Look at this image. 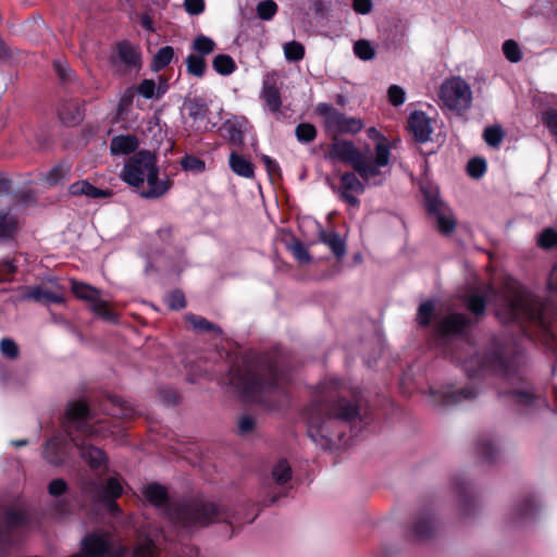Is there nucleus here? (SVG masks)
Masks as SVG:
<instances>
[{"instance_id":"obj_1","label":"nucleus","mask_w":557,"mask_h":557,"mask_svg":"<svg viewBox=\"0 0 557 557\" xmlns=\"http://www.w3.org/2000/svg\"><path fill=\"white\" fill-rule=\"evenodd\" d=\"M307 435L322 450L332 451L334 437L342 441L346 430L362 421L360 399L338 379L320 383L306 409Z\"/></svg>"},{"instance_id":"obj_2","label":"nucleus","mask_w":557,"mask_h":557,"mask_svg":"<svg viewBox=\"0 0 557 557\" xmlns=\"http://www.w3.org/2000/svg\"><path fill=\"white\" fill-rule=\"evenodd\" d=\"M289 380L281 356L250 352L232 372L230 384L242 398L256 400L271 411H283L290 404L286 388Z\"/></svg>"},{"instance_id":"obj_3","label":"nucleus","mask_w":557,"mask_h":557,"mask_svg":"<svg viewBox=\"0 0 557 557\" xmlns=\"http://www.w3.org/2000/svg\"><path fill=\"white\" fill-rule=\"evenodd\" d=\"M143 495L149 504L162 509L170 522L186 533H194L215 522L230 525L238 522L235 512L228 507L200 497L170 502L166 487L156 482L145 485Z\"/></svg>"},{"instance_id":"obj_4","label":"nucleus","mask_w":557,"mask_h":557,"mask_svg":"<svg viewBox=\"0 0 557 557\" xmlns=\"http://www.w3.org/2000/svg\"><path fill=\"white\" fill-rule=\"evenodd\" d=\"M472 362H476L479 369L470 371L467 367L470 377L490 371L502 380L499 397L517 405L522 404V371L519 351L509 346L493 345L482 356H476Z\"/></svg>"},{"instance_id":"obj_5","label":"nucleus","mask_w":557,"mask_h":557,"mask_svg":"<svg viewBox=\"0 0 557 557\" xmlns=\"http://www.w3.org/2000/svg\"><path fill=\"white\" fill-rule=\"evenodd\" d=\"M463 301L474 315L483 314L490 301L495 306L496 315L503 323L521 324L522 289L520 283L510 276L504 280L500 289L484 285L482 289L466 295Z\"/></svg>"},{"instance_id":"obj_6","label":"nucleus","mask_w":557,"mask_h":557,"mask_svg":"<svg viewBox=\"0 0 557 557\" xmlns=\"http://www.w3.org/2000/svg\"><path fill=\"white\" fill-rule=\"evenodd\" d=\"M91 418L90 409L84 401H72L67 405L65 411V429L67 436L78 449L79 457L90 469L97 470L107 463L108 457L106 453L101 448L82 440L73 432V430H75L77 433L86 436L92 435L95 429L88 422Z\"/></svg>"},{"instance_id":"obj_7","label":"nucleus","mask_w":557,"mask_h":557,"mask_svg":"<svg viewBox=\"0 0 557 557\" xmlns=\"http://www.w3.org/2000/svg\"><path fill=\"white\" fill-rule=\"evenodd\" d=\"M78 486L85 499L102 504L113 515L121 512L116 498L122 495L123 487L116 478H109L104 485L100 480L82 475Z\"/></svg>"},{"instance_id":"obj_8","label":"nucleus","mask_w":557,"mask_h":557,"mask_svg":"<svg viewBox=\"0 0 557 557\" xmlns=\"http://www.w3.org/2000/svg\"><path fill=\"white\" fill-rule=\"evenodd\" d=\"M440 99L445 108L463 115L471 108L473 97L470 85L460 76H455L442 83Z\"/></svg>"},{"instance_id":"obj_9","label":"nucleus","mask_w":557,"mask_h":557,"mask_svg":"<svg viewBox=\"0 0 557 557\" xmlns=\"http://www.w3.org/2000/svg\"><path fill=\"white\" fill-rule=\"evenodd\" d=\"M315 112L324 120L326 129L334 136L341 134H358L364 127L361 119L355 116H347L341 113L332 104L321 102L315 107Z\"/></svg>"},{"instance_id":"obj_10","label":"nucleus","mask_w":557,"mask_h":557,"mask_svg":"<svg viewBox=\"0 0 557 557\" xmlns=\"http://www.w3.org/2000/svg\"><path fill=\"white\" fill-rule=\"evenodd\" d=\"M157 161V156L147 149H141L125 162L121 178L129 186L140 188L148 171Z\"/></svg>"},{"instance_id":"obj_11","label":"nucleus","mask_w":557,"mask_h":557,"mask_svg":"<svg viewBox=\"0 0 557 557\" xmlns=\"http://www.w3.org/2000/svg\"><path fill=\"white\" fill-rule=\"evenodd\" d=\"M424 206L430 216L435 219V227L445 236L453 234L456 230L457 221L451 209L437 195L430 191H423Z\"/></svg>"},{"instance_id":"obj_12","label":"nucleus","mask_w":557,"mask_h":557,"mask_svg":"<svg viewBox=\"0 0 557 557\" xmlns=\"http://www.w3.org/2000/svg\"><path fill=\"white\" fill-rule=\"evenodd\" d=\"M28 524L27 513L14 507H4L0 512V554L14 544V533Z\"/></svg>"},{"instance_id":"obj_13","label":"nucleus","mask_w":557,"mask_h":557,"mask_svg":"<svg viewBox=\"0 0 557 557\" xmlns=\"http://www.w3.org/2000/svg\"><path fill=\"white\" fill-rule=\"evenodd\" d=\"M124 546H113L102 534L89 533L82 540V552L70 557H124Z\"/></svg>"},{"instance_id":"obj_14","label":"nucleus","mask_w":557,"mask_h":557,"mask_svg":"<svg viewBox=\"0 0 557 557\" xmlns=\"http://www.w3.org/2000/svg\"><path fill=\"white\" fill-rule=\"evenodd\" d=\"M451 483L458 496L461 513L465 517L474 516L481 506V502L469 479L465 474H458L453 478Z\"/></svg>"},{"instance_id":"obj_15","label":"nucleus","mask_w":557,"mask_h":557,"mask_svg":"<svg viewBox=\"0 0 557 557\" xmlns=\"http://www.w3.org/2000/svg\"><path fill=\"white\" fill-rule=\"evenodd\" d=\"M478 391L473 387H463L455 389L454 386L447 385L438 389H430L432 401L438 408H448L456 406L465 400H472L476 397Z\"/></svg>"},{"instance_id":"obj_16","label":"nucleus","mask_w":557,"mask_h":557,"mask_svg":"<svg viewBox=\"0 0 557 557\" xmlns=\"http://www.w3.org/2000/svg\"><path fill=\"white\" fill-rule=\"evenodd\" d=\"M470 326V320L462 313H450L436 319L434 332L441 339L461 336Z\"/></svg>"},{"instance_id":"obj_17","label":"nucleus","mask_w":557,"mask_h":557,"mask_svg":"<svg viewBox=\"0 0 557 557\" xmlns=\"http://www.w3.org/2000/svg\"><path fill=\"white\" fill-rule=\"evenodd\" d=\"M361 156L362 153L357 149L351 140L334 138L333 143L329 147L325 158L331 161L347 163L354 168Z\"/></svg>"},{"instance_id":"obj_18","label":"nucleus","mask_w":557,"mask_h":557,"mask_svg":"<svg viewBox=\"0 0 557 557\" xmlns=\"http://www.w3.org/2000/svg\"><path fill=\"white\" fill-rule=\"evenodd\" d=\"M53 71L58 77L60 86L67 92L83 91L85 88L81 83L76 72L70 66L66 60L55 59L52 62Z\"/></svg>"},{"instance_id":"obj_19","label":"nucleus","mask_w":557,"mask_h":557,"mask_svg":"<svg viewBox=\"0 0 557 557\" xmlns=\"http://www.w3.org/2000/svg\"><path fill=\"white\" fill-rule=\"evenodd\" d=\"M408 128L414 140L424 144L430 140L433 132L431 119L423 111L416 110L408 117Z\"/></svg>"},{"instance_id":"obj_20","label":"nucleus","mask_w":557,"mask_h":557,"mask_svg":"<svg viewBox=\"0 0 557 557\" xmlns=\"http://www.w3.org/2000/svg\"><path fill=\"white\" fill-rule=\"evenodd\" d=\"M411 533L417 541H425L434 537L436 534V521L433 512L430 510L419 511L413 519Z\"/></svg>"},{"instance_id":"obj_21","label":"nucleus","mask_w":557,"mask_h":557,"mask_svg":"<svg viewBox=\"0 0 557 557\" xmlns=\"http://www.w3.org/2000/svg\"><path fill=\"white\" fill-rule=\"evenodd\" d=\"M145 178L147 180L148 188L139 190V195L146 199H156L163 196L171 186L170 181L159 180V166L157 161L150 168Z\"/></svg>"},{"instance_id":"obj_22","label":"nucleus","mask_w":557,"mask_h":557,"mask_svg":"<svg viewBox=\"0 0 557 557\" xmlns=\"http://www.w3.org/2000/svg\"><path fill=\"white\" fill-rule=\"evenodd\" d=\"M116 61L123 63L127 69L140 67V52L128 41H121L116 45V54L111 58L113 64Z\"/></svg>"},{"instance_id":"obj_23","label":"nucleus","mask_w":557,"mask_h":557,"mask_svg":"<svg viewBox=\"0 0 557 557\" xmlns=\"http://www.w3.org/2000/svg\"><path fill=\"white\" fill-rule=\"evenodd\" d=\"M44 458L53 466H63L66 460L65 441L60 437H53L45 444Z\"/></svg>"},{"instance_id":"obj_24","label":"nucleus","mask_w":557,"mask_h":557,"mask_svg":"<svg viewBox=\"0 0 557 557\" xmlns=\"http://www.w3.org/2000/svg\"><path fill=\"white\" fill-rule=\"evenodd\" d=\"M69 194L75 197L86 196L88 198L98 199L110 197L112 195V191L109 189L98 188L90 184L88 181L82 180L74 182L69 186Z\"/></svg>"},{"instance_id":"obj_25","label":"nucleus","mask_w":557,"mask_h":557,"mask_svg":"<svg viewBox=\"0 0 557 557\" xmlns=\"http://www.w3.org/2000/svg\"><path fill=\"white\" fill-rule=\"evenodd\" d=\"M139 140L133 134L116 135L111 139L110 152L112 156H124L135 152Z\"/></svg>"},{"instance_id":"obj_26","label":"nucleus","mask_w":557,"mask_h":557,"mask_svg":"<svg viewBox=\"0 0 557 557\" xmlns=\"http://www.w3.org/2000/svg\"><path fill=\"white\" fill-rule=\"evenodd\" d=\"M319 240L331 249L336 259L341 260L345 257L347 251L346 242L338 233L320 230Z\"/></svg>"},{"instance_id":"obj_27","label":"nucleus","mask_w":557,"mask_h":557,"mask_svg":"<svg viewBox=\"0 0 557 557\" xmlns=\"http://www.w3.org/2000/svg\"><path fill=\"white\" fill-rule=\"evenodd\" d=\"M21 225L16 215L10 211H0V240L7 242L14 238Z\"/></svg>"},{"instance_id":"obj_28","label":"nucleus","mask_w":557,"mask_h":557,"mask_svg":"<svg viewBox=\"0 0 557 557\" xmlns=\"http://www.w3.org/2000/svg\"><path fill=\"white\" fill-rule=\"evenodd\" d=\"M292 474L293 471L288 461L286 459H281L273 466L270 482H267L265 484H274L282 490H286V484L290 481Z\"/></svg>"},{"instance_id":"obj_29","label":"nucleus","mask_w":557,"mask_h":557,"mask_svg":"<svg viewBox=\"0 0 557 557\" xmlns=\"http://www.w3.org/2000/svg\"><path fill=\"white\" fill-rule=\"evenodd\" d=\"M334 193H357L363 194L366 185L359 180L354 172H346L341 175V185L338 187L331 186Z\"/></svg>"},{"instance_id":"obj_30","label":"nucleus","mask_w":557,"mask_h":557,"mask_svg":"<svg viewBox=\"0 0 557 557\" xmlns=\"http://www.w3.org/2000/svg\"><path fill=\"white\" fill-rule=\"evenodd\" d=\"M261 96L271 112H280L282 107L281 94L274 83L270 84L268 81L263 82Z\"/></svg>"},{"instance_id":"obj_31","label":"nucleus","mask_w":557,"mask_h":557,"mask_svg":"<svg viewBox=\"0 0 557 557\" xmlns=\"http://www.w3.org/2000/svg\"><path fill=\"white\" fill-rule=\"evenodd\" d=\"M228 162L230 168L237 175L246 178H250L253 176V164L247 159L243 158L236 151L231 152Z\"/></svg>"},{"instance_id":"obj_32","label":"nucleus","mask_w":557,"mask_h":557,"mask_svg":"<svg viewBox=\"0 0 557 557\" xmlns=\"http://www.w3.org/2000/svg\"><path fill=\"white\" fill-rule=\"evenodd\" d=\"M476 453L487 462H494L497 460L499 450L490 437H479L475 443Z\"/></svg>"},{"instance_id":"obj_33","label":"nucleus","mask_w":557,"mask_h":557,"mask_svg":"<svg viewBox=\"0 0 557 557\" xmlns=\"http://www.w3.org/2000/svg\"><path fill=\"white\" fill-rule=\"evenodd\" d=\"M184 107L188 110V115L194 121L203 120L209 112V108L205 99L201 97L186 99Z\"/></svg>"},{"instance_id":"obj_34","label":"nucleus","mask_w":557,"mask_h":557,"mask_svg":"<svg viewBox=\"0 0 557 557\" xmlns=\"http://www.w3.org/2000/svg\"><path fill=\"white\" fill-rule=\"evenodd\" d=\"M85 104L83 101L81 104H76L73 109L64 108L63 111L59 112V116L65 125H78L85 117Z\"/></svg>"},{"instance_id":"obj_35","label":"nucleus","mask_w":557,"mask_h":557,"mask_svg":"<svg viewBox=\"0 0 557 557\" xmlns=\"http://www.w3.org/2000/svg\"><path fill=\"white\" fill-rule=\"evenodd\" d=\"M522 523V503L517 500L511 505L504 517V527L507 530L519 529Z\"/></svg>"},{"instance_id":"obj_36","label":"nucleus","mask_w":557,"mask_h":557,"mask_svg":"<svg viewBox=\"0 0 557 557\" xmlns=\"http://www.w3.org/2000/svg\"><path fill=\"white\" fill-rule=\"evenodd\" d=\"M174 57V49L171 46H164L160 48L153 55L150 69L153 72H159L165 69Z\"/></svg>"},{"instance_id":"obj_37","label":"nucleus","mask_w":557,"mask_h":557,"mask_svg":"<svg viewBox=\"0 0 557 557\" xmlns=\"http://www.w3.org/2000/svg\"><path fill=\"white\" fill-rule=\"evenodd\" d=\"M72 292L77 298L89 301L90 305L100 297L97 288L77 281H72Z\"/></svg>"},{"instance_id":"obj_38","label":"nucleus","mask_w":557,"mask_h":557,"mask_svg":"<svg viewBox=\"0 0 557 557\" xmlns=\"http://www.w3.org/2000/svg\"><path fill=\"white\" fill-rule=\"evenodd\" d=\"M185 319L188 323L191 324L194 330L199 332H214L216 334H222V329L210 321H208L206 318L201 315H197L194 313H187L185 315Z\"/></svg>"},{"instance_id":"obj_39","label":"nucleus","mask_w":557,"mask_h":557,"mask_svg":"<svg viewBox=\"0 0 557 557\" xmlns=\"http://www.w3.org/2000/svg\"><path fill=\"white\" fill-rule=\"evenodd\" d=\"M71 173V165L67 163H59L54 165L45 176V181L54 186L63 181L69 180Z\"/></svg>"},{"instance_id":"obj_40","label":"nucleus","mask_w":557,"mask_h":557,"mask_svg":"<svg viewBox=\"0 0 557 557\" xmlns=\"http://www.w3.org/2000/svg\"><path fill=\"white\" fill-rule=\"evenodd\" d=\"M212 66L214 71L222 76L231 75L236 70L235 61L231 55L224 53L213 58Z\"/></svg>"},{"instance_id":"obj_41","label":"nucleus","mask_w":557,"mask_h":557,"mask_svg":"<svg viewBox=\"0 0 557 557\" xmlns=\"http://www.w3.org/2000/svg\"><path fill=\"white\" fill-rule=\"evenodd\" d=\"M380 168L375 162L368 164L366 156L362 154L352 169L361 178L368 181L381 174Z\"/></svg>"},{"instance_id":"obj_42","label":"nucleus","mask_w":557,"mask_h":557,"mask_svg":"<svg viewBox=\"0 0 557 557\" xmlns=\"http://www.w3.org/2000/svg\"><path fill=\"white\" fill-rule=\"evenodd\" d=\"M286 247L289 251H292L293 256L299 263L308 264L311 262V255L299 239L293 237L290 243H286Z\"/></svg>"},{"instance_id":"obj_43","label":"nucleus","mask_w":557,"mask_h":557,"mask_svg":"<svg viewBox=\"0 0 557 557\" xmlns=\"http://www.w3.org/2000/svg\"><path fill=\"white\" fill-rule=\"evenodd\" d=\"M207 64L201 55L189 54L186 58V70L191 76L202 77L205 75Z\"/></svg>"},{"instance_id":"obj_44","label":"nucleus","mask_w":557,"mask_h":557,"mask_svg":"<svg viewBox=\"0 0 557 557\" xmlns=\"http://www.w3.org/2000/svg\"><path fill=\"white\" fill-rule=\"evenodd\" d=\"M284 57L288 62H299L305 57V47L301 42L292 40L283 46Z\"/></svg>"},{"instance_id":"obj_45","label":"nucleus","mask_w":557,"mask_h":557,"mask_svg":"<svg viewBox=\"0 0 557 557\" xmlns=\"http://www.w3.org/2000/svg\"><path fill=\"white\" fill-rule=\"evenodd\" d=\"M435 312V304L433 300L422 302L418 308L417 322L420 326L426 327L431 324Z\"/></svg>"},{"instance_id":"obj_46","label":"nucleus","mask_w":557,"mask_h":557,"mask_svg":"<svg viewBox=\"0 0 557 557\" xmlns=\"http://www.w3.org/2000/svg\"><path fill=\"white\" fill-rule=\"evenodd\" d=\"M221 129L225 132V137L232 145L240 146L244 144L243 131L236 123L227 120L222 124Z\"/></svg>"},{"instance_id":"obj_47","label":"nucleus","mask_w":557,"mask_h":557,"mask_svg":"<svg viewBox=\"0 0 557 557\" xmlns=\"http://www.w3.org/2000/svg\"><path fill=\"white\" fill-rule=\"evenodd\" d=\"M504 137L505 133L500 125L487 126L483 132V139L492 148L499 147Z\"/></svg>"},{"instance_id":"obj_48","label":"nucleus","mask_w":557,"mask_h":557,"mask_svg":"<svg viewBox=\"0 0 557 557\" xmlns=\"http://www.w3.org/2000/svg\"><path fill=\"white\" fill-rule=\"evenodd\" d=\"M354 53L362 61H370L375 58V49L367 39H359L355 41Z\"/></svg>"},{"instance_id":"obj_49","label":"nucleus","mask_w":557,"mask_h":557,"mask_svg":"<svg viewBox=\"0 0 557 557\" xmlns=\"http://www.w3.org/2000/svg\"><path fill=\"white\" fill-rule=\"evenodd\" d=\"M295 135L298 141L309 144L315 139L317 128L311 123H299L295 128Z\"/></svg>"},{"instance_id":"obj_50","label":"nucleus","mask_w":557,"mask_h":557,"mask_svg":"<svg viewBox=\"0 0 557 557\" xmlns=\"http://www.w3.org/2000/svg\"><path fill=\"white\" fill-rule=\"evenodd\" d=\"M20 297L18 300L25 301V300H33L37 304L42 305V297H44V285H36V286H20L18 287Z\"/></svg>"},{"instance_id":"obj_51","label":"nucleus","mask_w":557,"mask_h":557,"mask_svg":"<svg viewBox=\"0 0 557 557\" xmlns=\"http://www.w3.org/2000/svg\"><path fill=\"white\" fill-rule=\"evenodd\" d=\"M278 7L274 0H262L258 2L256 11L262 21H271L276 14Z\"/></svg>"},{"instance_id":"obj_52","label":"nucleus","mask_w":557,"mask_h":557,"mask_svg":"<svg viewBox=\"0 0 557 557\" xmlns=\"http://www.w3.org/2000/svg\"><path fill=\"white\" fill-rule=\"evenodd\" d=\"M158 547L154 542L146 537L134 549L133 557H158Z\"/></svg>"},{"instance_id":"obj_53","label":"nucleus","mask_w":557,"mask_h":557,"mask_svg":"<svg viewBox=\"0 0 557 557\" xmlns=\"http://www.w3.org/2000/svg\"><path fill=\"white\" fill-rule=\"evenodd\" d=\"M215 42L205 35L197 36L193 42L194 50H196L202 58L212 53L215 50Z\"/></svg>"},{"instance_id":"obj_54","label":"nucleus","mask_w":557,"mask_h":557,"mask_svg":"<svg viewBox=\"0 0 557 557\" xmlns=\"http://www.w3.org/2000/svg\"><path fill=\"white\" fill-rule=\"evenodd\" d=\"M486 161L481 157H474L468 161L467 173L474 180L481 178L486 172Z\"/></svg>"},{"instance_id":"obj_55","label":"nucleus","mask_w":557,"mask_h":557,"mask_svg":"<svg viewBox=\"0 0 557 557\" xmlns=\"http://www.w3.org/2000/svg\"><path fill=\"white\" fill-rule=\"evenodd\" d=\"M90 309L106 321H116V314L108 307V304L100 297L90 305Z\"/></svg>"},{"instance_id":"obj_56","label":"nucleus","mask_w":557,"mask_h":557,"mask_svg":"<svg viewBox=\"0 0 557 557\" xmlns=\"http://www.w3.org/2000/svg\"><path fill=\"white\" fill-rule=\"evenodd\" d=\"M503 52L509 62L517 63L521 60V49L513 39H508L503 44Z\"/></svg>"},{"instance_id":"obj_57","label":"nucleus","mask_w":557,"mask_h":557,"mask_svg":"<svg viewBox=\"0 0 557 557\" xmlns=\"http://www.w3.org/2000/svg\"><path fill=\"white\" fill-rule=\"evenodd\" d=\"M181 166L185 171L201 173L206 169V163L203 160H201L200 158H198L196 156L186 154L181 160Z\"/></svg>"},{"instance_id":"obj_58","label":"nucleus","mask_w":557,"mask_h":557,"mask_svg":"<svg viewBox=\"0 0 557 557\" xmlns=\"http://www.w3.org/2000/svg\"><path fill=\"white\" fill-rule=\"evenodd\" d=\"M537 244L543 249H552L557 246V232L552 228H545L539 236Z\"/></svg>"},{"instance_id":"obj_59","label":"nucleus","mask_w":557,"mask_h":557,"mask_svg":"<svg viewBox=\"0 0 557 557\" xmlns=\"http://www.w3.org/2000/svg\"><path fill=\"white\" fill-rule=\"evenodd\" d=\"M265 495L259 502V504L263 507H270L274 505L281 497L287 496V492H276L275 488L271 486V484H265Z\"/></svg>"},{"instance_id":"obj_60","label":"nucleus","mask_w":557,"mask_h":557,"mask_svg":"<svg viewBox=\"0 0 557 557\" xmlns=\"http://www.w3.org/2000/svg\"><path fill=\"white\" fill-rule=\"evenodd\" d=\"M1 354L9 359H16L18 357V346L11 338H2L0 342Z\"/></svg>"},{"instance_id":"obj_61","label":"nucleus","mask_w":557,"mask_h":557,"mask_svg":"<svg viewBox=\"0 0 557 557\" xmlns=\"http://www.w3.org/2000/svg\"><path fill=\"white\" fill-rule=\"evenodd\" d=\"M256 428V419L249 414L239 417L237 429L240 436L250 434Z\"/></svg>"},{"instance_id":"obj_62","label":"nucleus","mask_w":557,"mask_h":557,"mask_svg":"<svg viewBox=\"0 0 557 557\" xmlns=\"http://www.w3.org/2000/svg\"><path fill=\"white\" fill-rule=\"evenodd\" d=\"M389 147L385 143H377L375 145V160L379 166H386L389 162Z\"/></svg>"},{"instance_id":"obj_63","label":"nucleus","mask_w":557,"mask_h":557,"mask_svg":"<svg viewBox=\"0 0 557 557\" xmlns=\"http://www.w3.org/2000/svg\"><path fill=\"white\" fill-rule=\"evenodd\" d=\"M168 306L172 310H181L186 307L185 295L182 290L175 289L170 293Z\"/></svg>"},{"instance_id":"obj_64","label":"nucleus","mask_w":557,"mask_h":557,"mask_svg":"<svg viewBox=\"0 0 557 557\" xmlns=\"http://www.w3.org/2000/svg\"><path fill=\"white\" fill-rule=\"evenodd\" d=\"M542 122L552 135L557 136V110L548 109L542 114Z\"/></svg>"}]
</instances>
